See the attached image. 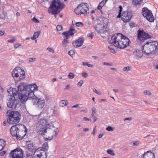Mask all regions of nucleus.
Returning <instances> with one entry per match:
<instances>
[{
  "instance_id": "nucleus-12",
  "label": "nucleus",
  "mask_w": 158,
  "mask_h": 158,
  "mask_svg": "<svg viewBox=\"0 0 158 158\" xmlns=\"http://www.w3.org/2000/svg\"><path fill=\"white\" fill-rule=\"evenodd\" d=\"M19 103V100L16 99L14 96H13L9 98V99L7 102V106L9 108L14 109L16 108Z\"/></svg>"
},
{
  "instance_id": "nucleus-4",
  "label": "nucleus",
  "mask_w": 158,
  "mask_h": 158,
  "mask_svg": "<svg viewBox=\"0 0 158 158\" xmlns=\"http://www.w3.org/2000/svg\"><path fill=\"white\" fill-rule=\"evenodd\" d=\"M51 127V125L47 119L41 118L38 122L36 126V130L39 134H43L48 128Z\"/></svg>"
},
{
  "instance_id": "nucleus-41",
  "label": "nucleus",
  "mask_w": 158,
  "mask_h": 158,
  "mask_svg": "<svg viewBox=\"0 0 158 158\" xmlns=\"http://www.w3.org/2000/svg\"><path fill=\"white\" fill-rule=\"evenodd\" d=\"M92 112L91 115H95L96 113V109L94 107H93L91 108Z\"/></svg>"
},
{
  "instance_id": "nucleus-23",
  "label": "nucleus",
  "mask_w": 158,
  "mask_h": 158,
  "mask_svg": "<svg viewBox=\"0 0 158 158\" xmlns=\"http://www.w3.org/2000/svg\"><path fill=\"white\" fill-rule=\"evenodd\" d=\"M84 41L83 39L82 38H80L73 42V45L76 48L81 47L83 44Z\"/></svg>"
},
{
  "instance_id": "nucleus-57",
  "label": "nucleus",
  "mask_w": 158,
  "mask_h": 158,
  "mask_svg": "<svg viewBox=\"0 0 158 158\" xmlns=\"http://www.w3.org/2000/svg\"><path fill=\"white\" fill-rule=\"evenodd\" d=\"M102 63L103 65H106L111 66L112 65L111 64L106 62H103Z\"/></svg>"
},
{
  "instance_id": "nucleus-14",
  "label": "nucleus",
  "mask_w": 158,
  "mask_h": 158,
  "mask_svg": "<svg viewBox=\"0 0 158 158\" xmlns=\"http://www.w3.org/2000/svg\"><path fill=\"white\" fill-rule=\"evenodd\" d=\"M38 87L35 84L28 85L27 88V92L29 93L30 98H32L35 97L34 92L38 90Z\"/></svg>"
},
{
  "instance_id": "nucleus-8",
  "label": "nucleus",
  "mask_w": 158,
  "mask_h": 158,
  "mask_svg": "<svg viewBox=\"0 0 158 158\" xmlns=\"http://www.w3.org/2000/svg\"><path fill=\"white\" fill-rule=\"evenodd\" d=\"M88 5L86 3H81L78 6L77 8L75 9V12L77 15L88 13Z\"/></svg>"
},
{
  "instance_id": "nucleus-40",
  "label": "nucleus",
  "mask_w": 158,
  "mask_h": 158,
  "mask_svg": "<svg viewBox=\"0 0 158 158\" xmlns=\"http://www.w3.org/2000/svg\"><path fill=\"white\" fill-rule=\"evenodd\" d=\"M143 93L145 95H151V93L150 91L147 90H144Z\"/></svg>"
},
{
  "instance_id": "nucleus-35",
  "label": "nucleus",
  "mask_w": 158,
  "mask_h": 158,
  "mask_svg": "<svg viewBox=\"0 0 158 158\" xmlns=\"http://www.w3.org/2000/svg\"><path fill=\"white\" fill-rule=\"evenodd\" d=\"M27 146L29 149H31L33 147V144L31 142H28L27 143Z\"/></svg>"
},
{
  "instance_id": "nucleus-46",
  "label": "nucleus",
  "mask_w": 158,
  "mask_h": 158,
  "mask_svg": "<svg viewBox=\"0 0 158 158\" xmlns=\"http://www.w3.org/2000/svg\"><path fill=\"white\" fill-rule=\"evenodd\" d=\"M62 26L61 25H58L56 26V29L58 31H60L62 29Z\"/></svg>"
},
{
  "instance_id": "nucleus-54",
  "label": "nucleus",
  "mask_w": 158,
  "mask_h": 158,
  "mask_svg": "<svg viewBox=\"0 0 158 158\" xmlns=\"http://www.w3.org/2000/svg\"><path fill=\"white\" fill-rule=\"evenodd\" d=\"M104 135V133H102L100 134L98 136V139H100Z\"/></svg>"
},
{
  "instance_id": "nucleus-1",
  "label": "nucleus",
  "mask_w": 158,
  "mask_h": 158,
  "mask_svg": "<svg viewBox=\"0 0 158 158\" xmlns=\"http://www.w3.org/2000/svg\"><path fill=\"white\" fill-rule=\"evenodd\" d=\"M108 42L118 48L123 49L129 46L130 42L129 39L121 33L115 34L109 39Z\"/></svg>"
},
{
  "instance_id": "nucleus-3",
  "label": "nucleus",
  "mask_w": 158,
  "mask_h": 158,
  "mask_svg": "<svg viewBox=\"0 0 158 158\" xmlns=\"http://www.w3.org/2000/svg\"><path fill=\"white\" fill-rule=\"evenodd\" d=\"M64 7L63 3L60 0H54L52 4L48 9L49 13L55 15L56 18H57L56 15L60 11L58 10L60 8H63Z\"/></svg>"
},
{
  "instance_id": "nucleus-63",
  "label": "nucleus",
  "mask_w": 158,
  "mask_h": 158,
  "mask_svg": "<svg viewBox=\"0 0 158 158\" xmlns=\"http://www.w3.org/2000/svg\"><path fill=\"white\" fill-rule=\"evenodd\" d=\"M5 34V31H0V36H2Z\"/></svg>"
},
{
  "instance_id": "nucleus-42",
  "label": "nucleus",
  "mask_w": 158,
  "mask_h": 158,
  "mask_svg": "<svg viewBox=\"0 0 158 158\" xmlns=\"http://www.w3.org/2000/svg\"><path fill=\"white\" fill-rule=\"evenodd\" d=\"M106 130L108 131H112L114 130V128L109 126L106 128Z\"/></svg>"
},
{
  "instance_id": "nucleus-43",
  "label": "nucleus",
  "mask_w": 158,
  "mask_h": 158,
  "mask_svg": "<svg viewBox=\"0 0 158 158\" xmlns=\"http://www.w3.org/2000/svg\"><path fill=\"white\" fill-rule=\"evenodd\" d=\"M16 41V39L15 38H12L8 40V42L10 43H13Z\"/></svg>"
},
{
  "instance_id": "nucleus-62",
  "label": "nucleus",
  "mask_w": 158,
  "mask_h": 158,
  "mask_svg": "<svg viewBox=\"0 0 158 158\" xmlns=\"http://www.w3.org/2000/svg\"><path fill=\"white\" fill-rule=\"evenodd\" d=\"M88 36L91 38V39L93 38V34L92 33H91L88 34Z\"/></svg>"
},
{
  "instance_id": "nucleus-58",
  "label": "nucleus",
  "mask_w": 158,
  "mask_h": 158,
  "mask_svg": "<svg viewBox=\"0 0 158 158\" xmlns=\"http://www.w3.org/2000/svg\"><path fill=\"white\" fill-rule=\"evenodd\" d=\"M70 85L69 84L67 85L64 88V89L65 90L66 89H69L70 88Z\"/></svg>"
},
{
  "instance_id": "nucleus-39",
  "label": "nucleus",
  "mask_w": 158,
  "mask_h": 158,
  "mask_svg": "<svg viewBox=\"0 0 158 158\" xmlns=\"http://www.w3.org/2000/svg\"><path fill=\"white\" fill-rule=\"evenodd\" d=\"M77 27H82L83 26V24L81 22H77L75 23Z\"/></svg>"
},
{
  "instance_id": "nucleus-5",
  "label": "nucleus",
  "mask_w": 158,
  "mask_h": 158,
  "mask_svg": "<svg viewBox=\"0 0 158 158\" xmlns=\"http://www.w3.org/2000/svg\"><path fill=\"white\" fill-rule=\"evenodd\" d=\"M6 113L8 116L7 121L9 124H16L19 122L21 115L18 112L8 111Z\"/></svg>"
},
{
  "instance_id": "nucleus-30",
  "label": "nucleus",
  "mask_w": 158,
  "mask_h": 158,
  "mask_svg": "<svg viewBox=\"0 0 158 158\" xmlns=\"http://www.w3.org/2000/svg\"><path fill=\"white\" fill-rule=\"evenodd\" d=\"M143 0H132V3L135 5H139L141 4Z\"/></svg>"
},
{
  "instance_id": "nucleus-31",
  "label": "nucleus",
  "mask_w": 158,
  "mask_h": 158,
  "mask_svg": "<svg viewBox=\"0 0 158 158\" xmlns=\"http://www.w3.org/2000/svg\"><path fill=\"white\" fill-rule=\"evenodd\" d=\"M98 118L95 116V115H91L90 118V121L92 123H94L97 121Z\"/></svg>"
},
{
  "instance_id": "nucleus-45",
  "label": "nucleus",
  "mask_w": 158,
  "mask_h": 158,
  "mask_svg": "<svg viewBox=\"0 0 158 158\" xmlns=\"http://www.w3.org/2000/svg\"><path fill=\"white\" fill-rule=\"evenodd\" d=\"M81 74L82 76L85 78H86L88 76V74L86 72H83L81 73Z\"/></svg>"
},
{
  "instance_id": "nucleus-64",
  "label": "nucleus",
  "mask_w": 158,
  "mask_h": 158,
  "mask_svg": "<svg viewBox=\"0 0 158 158\" xmlns=\"http://www.w3.org/2000/svg\"><path fill=\"white\" fill-rule=\"evenodd\" d=\"M83 119L85 121H90V119L86 117H84L83 118Z\"/></svg>"
},
{
  "instance_id": "nucleus-27",
  "label": "nucleus",
  "mask_w": 158,
  "mask_h": 158,
  "mask_svg": "<svg viewBox=\"0 0 158 158\" xmlns=\"http://www.w3.org/2000/svg\"><path fill=\"white\" fill-rule=\"evenodd\" d=\"M40 33V31H39L34 32L33 35L31 37V39L32 40H36L37 38Z\"/></svg>"
},
{
  "instance_id": "nucleus-34",
  "label": "nucleus",
  "mask_w": 158,
  "mask_h": 158,
  "mask_svg": "<svg viewBox=\"0 0 158 158\" xmlns=\"http://www.w3.org/2000/svg\"><path fill=\"white\" fill-rule=\"evenodd\" d=\"M97 129L96 126H95L93 128V130L92 132H91V134L93 136H95V135L97 133Z\"/></svg>"
},
{
  "instance_id": "nucleus-53",
  "label": "nucleus",
  "mask_w": 158,
  "mask_h": 158,
  "mask_svg": "<svg viewBox=\"0 0 158 158\" xmlns=\"http://www.w3.org/2000/svg\"><path fill=\"white\" fill-rule=\"evenodd\" d=\"M83 84V81L81 80L79 82L77 83V85L80 86H81Z\"/></svg>"
},
{
  "instance_id": "nucleus-21",
  "label": "nucleus",
  "mask_w": 158,
  "mask_h": 158,
  "mask_svg": "<svg viewBox=\"0 0 158 158\" xmlns=\"http://www.w3.org/2000/svg\"><path fill=\"white\" fill-rule=\"evenodd\" d=\"M143 53L144 52L142 48L141 50L136 49L134 51L133 55L135 58L139 59L142 57Z\"/></svg>"
},
{
  "instance_id": "nucleus-2",
  "label": "nucleus",
  "mask_w": 158,
  "mask_h": 158,
  "mask_svg": "<svg viewBox=\"0 0 158 158\" xmlns=\"http://www.w3.org/2000/svg\"><path fill=\"white\" fill-rule=\"evenodd\" d=\"M158 50V43L156 41L148 42L143 46L142 51L148 56L155 54Z\"/></svg>"
},
{
  "instance_id": "nucleus-18",
  "label": "nucleus",
  "mask_w": 158,
  "mask_h": 158,
  "mask_svg": "<svg viewBox=\"0 0 158 158\" xmlns=\"http://www.w3.org/2000/svg\"><path fill=\"white\" fill-rule=\"evenodd\" d=\"M11 135L13 136H16L17 139L22 137L19 133V130L16 125L12 126L10 129Z\"/></svg>"
},
{
  "instance_id": "nucleus-56",
  "label": "nucleus",
  "mask_w": 158,
  "mask_h": 158,
  "mask_svg": "<svg viewBox=\"0 0 158 158\" xmlns=\"http://www.w3.org/2000/svg\"><path fill=\"white\" fill-rule=\"evenodd\" d=\"M126 112L127 114H130L132 113V111L131 110H127Z\"/></svg>"
},
{
  "instance_id": "nucleus-19",
  "label": "nucleus",
  "mask_w": 158,
  "mask_h": 158,
  "mask_svg": "<svg viewBox=\"0 0 158 158\" xmlns=\"http://www.w3.org/2000/svg\"><path fill=\"white\" fill-rule=\"evenodd\" d=\"M138 31V38L140 41H143L144 40L150 38V35L143 30H139Z\"/></svg>"
},
{
  "instance_id": "nucleus-48",
  "label": "nucleus",
  "mask_w": 158,
  "mask_h": 158,
  "mask_svg": "<svg viewBox=\"0 0 158 158\" xmlns=\"http://www.w3.org/2000/svg\"><path fill=\"white\" fill-rule=\"evenodd\" d=\"M93 91L98 95H100L101 94V93L100 92L98 91L96 89H93Z\"/></svg>"
},
{
  "instance_id": "nucleus-10",
  "label": "nucleus",
  "mask_w": 158,
  "mask_h": 158,
  "mask_svg": "<svg viewBox=\"0 0 158 158\" xmlns=\"http://www.w3.org/2000/svg\"><path fill=\"white\" fill-rule=\"evenodd\" d=\"M23 151L20 148H17L11 151L9 156L10 158H23Z\"/></svg>"
},
{
  "instance_id": "nucleus-47",
  "label": "nucleus",
  "mask_w": 158,
  "mask_h": 158,
  "mask_svg": "<svg viewBox=\"0 0 158 158\" xmlns=\"http://www.w3.org/2000/svg\"><path fill=\"white\" fill-rule=\"evenodd\" d=\"M28 60L29 62H33L36 60V58H29Z\"/></svg>"
},
{
  "instance_id": "nucleus-26",
  "label": "nucleus",
  "mask_w": 158,
  "mask_h": 158,
  "mask_svg": "<svg viewBox=\"0 0 158 158\" xmlns=\"http://www.w3.org/2000/svg\"><path fill=\"white\" fill-rule=\"evenodd\" d=\"M6 145V141L3 139H0V151H2Z\"/></svg>"
},
{
  "instance_id": "nucleus-49",
  "label": "nucleus",
  "mask_w": 158,
  "mask_h": 158,
  "mask_svg": "<svg viewBox=\"0 0 158 158\" xmlns=\"http://www.w3.org/2000/svg\"><path fill=\"white\" fill-rule=\"evenodd\" d=\"M74 51L73 50H71L69 52V54L71 56L73 55L74 54Z\"/></svg>"
},
{
  "instance_id": "nucleus-13",
  "label": "nucleus",
  "mask_w": 158,
  "mask_h": 158,
  "mask_svg": "<svg viewBox=\"0 0 158 158\" xmlns=\"http://www.w3.org/2000/svg\"><path fill=\"white\" fill-rule=\"evenodd\" d=\"M32 101L34 104H35L39 108L42 109L45 105V101L43 98H38L36 96L32 98Z\"/></svg>"
},
{
  "instance_id": "nucleus-20",
  "label": "nucleus",
  "mask_w": 158,
  "mask_h": 158,
  "mask_svg": "<svg viewBox=\"0 0 158 158\" xmlns=\"http://www.w3.org/2000/svg\"><path fill=\"white\" fill-rule=\"evenodd\" d=\"M29 94V93L25 91L21 93H18L19 98L22 103L26 102L28 98H30Z\"/></svg>"
},
{
  "instance_id": "nucleus-32",
  "label": "nucleus",
  "mask_w": 158,
  "mask_h": 158,
  "mask_svg": "<svg viewBox=\"0 0 158 158\" xmlns=\"http://www.w3.org/2000/svg\"><path fill=\"white\" fill-rule=\"evenodd\" d=\"M69 41L68 40H67L66 39H64L62 42V44L64 47H66Z\"/></svg>"
},
{
  "instance_id": "nucleus-44",
  "label": "nucleus",
  "mask_w": 158,
  "mask_h": 158,
  "mask_svg": "<svg viewBox=\"0 0 158 158\" xmlns=\"http://www.w3.org/2000/svg\"><path fill=\"white\" fill-rule=\"evenodd\" d=\"M47 50L52 53H54V50L52 48H47Z\"/></svg>"
},
{
  "instance_id": "nucleus-17",
  "label": "nucleus",
  "mask_w": 158,
  "mask_h": 158,
  "mask_svg": "<svg viewBox=\"0 0 158 158\" xmlns=\"http://www.w3.org/2000/svg\"><path fill=\"white\" fill-rule=\"evenodd\" d=\"M77 32V31L74 29L73 26H72L68 31L63 32L62 35H64V39H68L71 36H72L74 34Z\"/></svg>"
},
{
  "instance_id": "nucleus-11",
  "label": "nucleus",
  "mask_w": 158,
  "mask_h": 158,
  "mask_svg": "<svg viewBox=\"0 0 158 158\" xmlns=\"http://www.w3.org/2000/svg\"><path fill=\"white\" fill-rule=\"evenodd\" d=\"M142 14L143 16L150 22H153L154 18L152 15V12L148 9L145 7L142 9Z\"/></svg>"
},
{
  "instance_id": "nucleus-61",
  "label": "nucleus",
  "mask_w": 158,
  "mask_h": 158,
  "mask_svg": "<svg viewBox=\"0 0 158 158\" xmlns=\"http://www.w3.org/2000/svg\"><path fill=\"white\" fill-rule=\"evenodd\" d=\"M79 105L78 104H77L73 106L72 107V108H77L79 107Z\"/></svg>"
},
{
  "instance_id": "nucleus-38",
  "label": "nucleus",
  "mask_w": 158,
  "mask_h": 158,
  "mask_svg": "<svg viewBox=\"0 0 158 158\" xmlns=\"http://www.w3.org/2000/svg\"><path fill=\"white\" fill-rule=\"evenodd\" d=\"M131 68L129 66H127L126 67H124L123 69V70L124 72H128L130 70Z\"/></svg>"
},
{
  "instance_id": "nucleus-59",
  "label": "nucleus",
  "mask_w": 158,
  "mask_h": 158,
  "mask_svg": "<svg viewBox=\"0 0 158 158\" xmlns=\"http://www.w3.org/2000/svg\"><path fill=\"white\" fill-rule=\"evenodd\" d=\"M82 64L84 66H87L88 64V62H83L82 63Z\"/></svg>"
},
{
  "instance_id": "nucleus-50",
  "label": "nucleus",
  "mask_w": 158,
  "mask_h": 158,
  "mask_svg": "<svg viewBox=\"0 0 158 158\" xmlns=\"http://www.w3.org/2000/svg\"><path fill=\"white\" fill-rule=\"evenodd\" d=\"M0 18L2 19H5V16L4 14L2 13L0 14Z\"/></svg>"
},
{
  "instance_id": "nucleus-37",
  "label": "nucleus",
  "mask_w": 158,
  "mask_h": 158,
  "mask_svg": "<svg viewBox=\"0 0 158 158\" xmlns=\"http://www.w3.org/2000/svg\"><path fill=\"white\" fill-rule=\"evenodd\" d=\"M107 152L108 154L112 156H114L115 155V154L113 152V150L110 149H108L107 151Z\"/></svg>"
},
{
  "instance_id": "nucleus-25",
  "label": "nucleus",
  "mask_w": 158,
  "mask_h": 158,
  "mask_svg": "<svg viewBox=\"0 0 158 158\" xmlns=\"http://www.w3.org/2000/svg\"><path fill=\"white\" fill-rule=\"evenodd\" d=\"M15 89L10 88L7 91L10 94V97H13L14 96V94H15Z\"/></svg>"
},
{
  "instance_id": "nucleus-6",
  "label": "nucleus",
  "mask_w": 158,
  "mask_h": 158,
  "mask_svg": "<svg viewBox=\"0 0 158 158\" xmlns=\"http://www.w3.org/2000/svg\"><path fill=\"white\" fill-rule=\"evenodd\" d=\"M59 132V129L54 126L48 128L43 134L41 135L45 139L51 140L54 137H55Z\"/></svg>"
},
{
  "instance_id": "nucleus-52",
  "label": "nucleus",
  "mask_w": 158,
  "mask_h": 158,
  "mask_svg": "<svg viewBox=\"0 0 158 158\" xmlns=\"http://www.w3.org/2000/svg\"><path fill=\"white\" fill-rule=\"evenodd\" d=\"M33 21L36 23H39V21L35 17H34L32 19Z\"/></svg>"
},
{
  "instance_id": "nucleus-29",
  "label": "nucleus",
  "mask_w": 158,
  "mask_h": 158,
  "mask_svg": "<svg viewBox=\"0 0 158 158\" xmlns=\"http://www.w3.org/2000/svg\"><path fill=\"white\" fill-rule=\"evenodd\" d=\"M48 148V146L47 143H45L42 145V147L39 148H42L41 150L44 151L45 152L46 150H47Z\"/></svg>"
},
{
  "instance_id": "nucleus-60",
  "label": "nucleus",
  "mask_w": 158,
  "mask_h": 158,
  "mask_svg": "<svg viewBox=\"0 0 158 158\" xmlns=\"http://www.w3.org/2000/svg\"><path fill=\"white\" fill-rule=\"evenodd\" d=\"M6 153V152L5 151H3L0 152V155L1 156H3Z\"/></svg>"
},
{
  "instance_id": "nucleus-51",
  "label": "nucleus",
  "mask_w": 158,
  "mask_h": 158,
  "mask_svg": "<svg viewBox=\"0 0 158 158\" xmlns=\"http://www.w3.org/2000/svg\"><path fill=\"white\" fill-rule=\"evenodd\" d=\"M132 117H130L129 118H125L123 119L124 121H125L126 120H128V121H131L132 120Z\"/></svg>"
},
{
  "instance_id": "nucleus-22",
  "label": "nucleus",
  "mask_w": 158,
  "mask_h": 158,
  "mask_svg": "<svg viewBox=\"0 0 158 158\" xmlns=\"http://www.w3.org/2000/svg\"><path fill=\"white\" fill-rule=\"evenodd\" d=\"M27 84L24 83H21L18 86V93H21L26 91L27 92Z\"/></svg>"
},
{
  "instance_id": "nucleus-16",
  "label": "nucleus",
  "mask_w": 158,
  "mask_h": 158,
  "mask_svg": "<svg viewBox=\"0 0 158 158\" xmlns=\"http://www.w3.org/2000/svg\"><path fill=\"white\" fill-rule=\"evenodd\" d=\"M107 23H106L102 24V23H101L100 24H98L96 27L94 26L96 31L98 33L101 34V35L102 34L106 32L105 29Z\"/></svg>"
},
{
  "instance_id": "nucleus-33",
  "label": "nucleus",
  "mask_w": 158,
  "mask_h": 158,
  "mask_svg": "<svg viewBox=\"0 0 158 158\" xmlns=\"http://www.w3.org/2000/svg\"><path fill=\"white\" fill-rule=\"evenodd\" d=\"M75 76V75L73 73H69L68 77L70 79H72Z\"/></svg>"
},
{
  "instance_id": "nucleus-28",
  "label": "nucleus",
  "mask_w": 158,
  "mask_h": 158,
  "mask_svg": "<svg viewBox=\"0 0 158 158\" xmlns=\"http://www.w3.org/2000/svg\"><path fill=\"white\" fill-rule=\"evenodd\" d=\"M68 104V101L65 100H61L59 102L60 105L62 107L66 106Z\"/></svg>"
},
{
  "instance_id": "nucleus-15",
  "label": "nucleus",
  "mask_w": 158,
  "mask_h": 158,
  "mask_svg": "<svg viewBox=\"0 0 158 158\" xmlns=\"http://www.w3.org/2000/svg\"><path fill=\"white\" fill-rule=\"evenodd\" d=\"M42 148H37L34 153V158H47L46 153Z\"/></svg>"
},
{
  "instance_id": "nucleus-24",
  "label": "nucleus",
  "mask_w": 158,
  "mask_h": 158,
  "mask_svg": "<svg viewBox=\"0 0 158 158\" xmlns=\"http://www.w3.org/2000/svg\"><path fill=\"white\" fill-rule=\"evenodd\" d=\"M143 158H155L154 154L147 151L143 155Z\"/></svg>"
},
{
  "instance_id": "nucleus-55",
  "label": "nucleus",
  "mask_w": 158,
  "mask_h": 158,
  "mask_svg": "<svg viewBox=\"0 0 158 158\" xmlns=\"http://www.w3.org/2000/svg\"><path fill=\"white\" fill-rule=\"evenodd\" d=\"M21 46V44H15V48H17L19 47H20Z\"/></svg>"
},
{
  "instance_id": "nucleus-9",
  "label": "nucleus",
  "mask_w": 158,
  "mask_h": 158,
  "mask_svg": "<svg viewBox=\"0 0 158 158\" xmlns=\"http://www.w3.org/2000/svg\"><path fill=\"white\" fill-rule=\"evenodd\" d=\"M13 77L18 78L19 80H22L25 78V73L24 70L19 67H16L12 72Z\"/></svg>"
},
{
  "instance_id": "nucleus-36",
  "label": "nucleus",
  "mask_w": 158,
  "mask_h": 158,
  "mask_svg": "<svg viewBox=\"0 0 158 158\" xmlns=\"http://www.w3.org/2000/svg\"><path fill=\"white\" fill-rule=\"evenodd\" d=\"M131 143L132 144V145L137 146H139L140 144L139 142L138 141L132 142Z\"/></svg>"
},
{
  "instance_id": "nucleus-7",
  "label": "nucleus",
  "mask_w": 158,
  "mask_h": 158,
  "mask_svg": "<svg viewBox=\"0 0 158 158\" xmlns=\"http://www.w3.org/2000/svg\"><path fill=\"white\" fill-rule=\"evenodd\" d=\"M119 9L118 11V15L117 16V18H121L122 20L124 23H126L130 21L132 17V14L128 11H124L122 13L121 16V13L123 8L121 6H119Z\"/></svg>"
}]
</instances>
